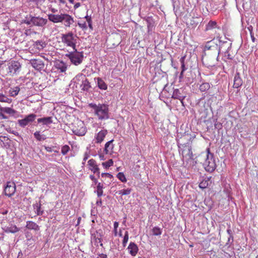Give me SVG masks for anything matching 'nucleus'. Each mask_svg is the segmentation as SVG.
Wrapping results in <instances>:
<instances>
[{"label": "nucleus", "instance_id": "54", "mask_svg": "<svg viewBox=\"0 0 258 258\" xmlns=\"http://www.w3.org/2000/svg\"><path fill=\"white\" fill-rule=\"evenodd\" d=\"M0 117H1V118L3 119H7L8 118V117L7 116H6L5 115H4L2 112L0 113Z\"/></svg>", "mask_w": 258, "mask_h": 258}, {"label": "nucleus", "instance_id": "4", "mask_svg": "<svg viewBox=\"0 0 258 258\" xmlns=\"http://www.w3.org/2000/svg\"><path fill=\"white\" fill-rule=\"evenodd\" d=\"M201 156L204 159L202 163L206 170L210 172L214 171L216 167V164L214 155L210 152V148H207L206 152L202 153Z\"/></svg>", "mask_w": 258, "mask_h": 258}, {"label": "nucleus", "instance_id": "36", "mask_svg": "<svg viewBox=\"0 0 258 258\" xmlns=\"http://www.w3.org/2000/svg\"><path fill=\"white\" fill-rule=\"evenodd\" d=\"M196 18L192 17L191 19H190L189 21H187V24L189 26H191L192 27H196L199 24V22L196 21Z\"/></svg>", "mask_w": 258, "mask_h": 258}, {"label": "nucleus", "instance_id": "46", "mask_svg": "<svg viewBox=\"0 0 258 258\" xmlns=\"http://www.w3.org/2000/svg\"><path fill=\"white\" fill-rule=\"evenodd\" d=\"M89 177H90V178L94 182V183L95 184H96L97 183V180L95 177L94 175H90Z\"/></svg>", "mask_w": 258, "mask_h": 258}, {"label": "nucleus", "instance_id": "16", "mask_svg": "<svg viewBox=\"0 0 258 258\" xmlns=\"http://www.w3.org/2000/svg\"><path fill=\"white\" fill-rule=\"evenodd\" d=\"M36 116V115L34 114H30L26 116L24 119L19 120V124L21 126L24 127L30 122H33L35 119Z\"/></svg>", "mask_w": 258, "mask_h": 258}, {"label": "nucleus", "instance_id": "13", "mask_svg": "<svg viewBox=\"0 0 258 258\" xmlns=\"http://www.w3.org/2000/svg\"><path fill=\"white\" fill-rule=\"evenodd\" d=\"M108 131L106 129H102L95 134L94 141L96 144H101L104 140Z\"/></svg>", "mask_w": 258, "mask_h": 258}, {"label": "nucleus", "instance_id": "33", "mask_svg": "<svg viewBox=\"0 0 258 258\" xmlns=\"http://www.w3.org/2000/svg\"><path fill=\"white\" fill-rule=\"evenodd\" d=\"M20 90V89L19 87H15L13 88H11L9 90V93L11 96L15 97L18 94Z\"/></svg>", "mask_w": 258, "mask_h": 258}, {"label": "nucleus", "instance_id": "18", "mask_svg": "<svg viewBox=\"0 0 258 258\" xmlns=\"http://www.w3.org/2000/svg\"><path fill=\"white\" fill-rule=\"evenodd\" d=\"M32 66L36 70L41 71L44 68L43 61L40 59H32L30 60Z\"/></svg>", "mask_w": 258, "mask_h": 258}, {"label": "nucleus", "instance_id": "10", "mask_svg": "<svg viewBox=\"0 0 258 258\" xmlns=\"http://www.w3.org/2000/svg\"><path fill=\"white\" fill-rule=\"evenodd\" d=\"M218 57H215V55H211L210 52H205L203 56L202 61L204 65L207 67H212L215 66Z\"/></svg>", "mask_w": 258, "mask_h": 258}, {"label": "nucleus", "instance_id": "19", "mask_svg": "<svg viewBox=\"0 0 258 258\" xmlns=\"http://www.w3.org/2000/svg\"><path fill=\"white\" fill-rule=\"evenodd\" d=\"M185 97V96L183 93V90L176 89L173 91L172 98L173 99L179 100L183 106H184L183 100Z\"/></svg>", "mask_w": 258, "mask_h": 258}, {"label": "nucleus", "instance_id": "9", "mask_svg": "<svg viewBox=\"0 0 258 258\" xmlns=\"http://www.w3.org/2000/svg\"><path fill=\"white\" fill-rule=\"evenodd\" d=\"M220 30V28L218 26L217 22L212 20H211L208 22L205 28V31L211 32L210 34L212 35V37L214 38L216 37L218 38L219 37L220 34L218 32V31Z\"/></svg>", "mask_w": 258, "mask_h": 258}, {"label": "nucleus", "instance_id": "44", "mask_svg": "<svg viewBox=\"0 0 258 258\" xmlns=\"http://www.w3.org/2000/svg\"><path fill=\"white\" fill-rule=\"evenodd\" d=\"M181 72L180 76H179V78L180 79L183 78V73L185 71H186L187 70V68L185 67V64H182L181 66Z\"/></svg>", "mask_w": 258, "mask_h": 258}, {"label": "nucleus", "instance_id": "59", "mask_svg": "<svg viewBox=\"0 0 258 258\" xmlns=\"http://www.w3.org/2000/svg\"><path fill=\"white\" fill-rule=\"evenodd\" d=\"M57 1L61 4H64L66 3V2L64 0H57Z\"/></svg>", "mask_w": 258, "mask_h": 258}, {"label": "nucleus", "instance_id": "29", "mask_svg": "<svg viewBox=\"0 0 258 258\" xmlns=\"http://www.w3.org/2000/svg\"><path fill=\"white\" fill-rule=\"evenodd\" d=\"M6 233H16L19 231V229L16 225H11L10 227H6L4 229Z\"/></svg>", "mask_w": 258, "mask_h": 258}, {"label": "nucleus", "instance_id": "50", "mask_svg": "<svg viewBox=\"0 0 258 258\" xmlns=\"http://www.w3.org/2000/svg\"><path fill=\"white\" fill-rule=\"evenodd\" d=\"M45 149L48 152H51L52 151V148L50 147L45 146Z\"/></svg>", "mask_w": 258, "mask_h": 258}, {"label": "nucleus", "instance_id": "62", "mask_svg": "<svg viewBox=\"0 0 258 258\" xmlns=\"http://www.w3.org/2000/svg\"><path fill=\"white\" fill-rule=\"evenodd\" d=\"M81 220V217H79V218H78L77 225L79 224V223H80V222Z\"/></svg>", "mask_w": 258, "mask_h": 258}, {"label": "nucleus", "instance_id": "41", "mask_svg": "<svg viewBox=\"0 0 258 258\" xmlns=\"http://www.w3.org/2000/svg\"><path fill=\"white\" fill-rule=\"evenodd\" d=\"M152 232L153 235L157 236L160 235L162 233L161 229L157 227H155L152 229Z\"/></svg>", "mask_w": 258, "mask_h": 258}, {"label": "nucleus", "instance_id": "32", "mask_svg": "<svg viewBox=\"0 0 258 258\" xmlns=\"http://www.w3.org/2000/svg\"><path fill=\"white\" fill-rule=\"evenodd\" d=\"M97 195L98 197H100L103 195V189L104 188L103 185L100 182L97 183Z\"/></svg>", "mask_w": 258, "mask_h": 258}, {"label": "nucleus", "instance_id": "14", "mask_svg": "<svg viewBox=\"0 0 258 258\" xmlns=\"http://www.w3.org/2000/svg\"><path fill=\"white\" fill-rule=\"evenodd\" d=\"M31 22H32V25L38 27H43L48 22L47 19H44L42 17H31Z\"/></svg>", "mask_w": 258, "mask_h": 258}, {"label": "nucleus", "instance_id": "61", "mask_svg": "<svg viewBox=\"0 0 258 258\" xmlns=\"http://www.w3.org/2000/svg\"><path fill=\"white\" fill-rule=\"evenodd\" d=\"M227 58L228 59H232V56H231L229 54H228Z\"/></svg>", "mask_w": 258, "mask_h": 258}, {"label": "nucleus", "instance_id": "56", "mask_svg": "<svg viewBox=\"0 0 258 258\" xmlns=\"http://www.w3.org/2000/svg\"><path fill=\"white\" fill-rule=\"evenodd\" d=\"M40 207L39 206L38 207V208H37V214L38 215H41L42 214V212H40Z\"/></svg>", "mask_w": 258, "mask_h": 258}, {"label": "nucleus", "instance_id": "1", "mask_svg": "<svg viewBox=\"0 0 258 258\" xmlns=\"http://www.w3.org/2000/svg\"><path fill=\"white\" fill-rule=\"evenodd\" d=\"M47 17L49 21L53 23H61L66 28L71 27L74 23V17L66 13L48 14Z\"/></svg>", "mask_w": 258, "mask_h": 258}, {"label": "nucleus", "instance_id": "23", "mask_svg": "<svg viewBox=\"0 0 258 258\" xmlns=\"http://www.w3.org/2000/svg\"><path fill=\"white\" fill-rule=\"evenodd\" d=\"M55 67L61 73L65 72L67 69V64L61 60H57L55 62Z\"/></svg>", "mask_w": 258, "mask_h": 258}, {"label": "nucleus", "instance_id": "5", "mask_svg": "<svg viewBox=\"0 0 258 258\" xmlns=\"http://www.w3.org/2000/svg\"><path fill=\"white\" fill-rule=\"evenodd\" d=\"M77 36L72 32H69L61 35V42L67 46L72 47L73 49L76 48Z\"/></svg>", "mask_w": 258, "mask_h": 258}, {"label": "nucleus", "instance_id": "37", "mask_svg": "<svg viewBox=\"0 0 258 258\" xmlns=\"http://www.w3.org/2000/svg\"><path fill=\"white\" fill-rule=\"evenodd\" d=\"M129 239V234L128 231H125L122 240V245L124 247L126 246V244Z\"/></svg>", "mask_w": 258, "mask_h": 258}, {"label": "nucleus", "instance_id": "20", "mask_svg": "<svg viewBox=\"0 0 258 258\" xmlns=\"http://www.w3.org/2000/svg\"><path fill=\"white\" fill-rule=\"evenodd\" d=\"M113 140H111L105 144L104 152L106 154L111 155L114 152V145L112 144Z\"/></svg>", "mask_w": 258, "mask_h": 258}, {"label": "nucleus", "instance_id": "58", "mask_svg": "<svg viewBox=\"0 0 258 258\" xmlns=\"http://www.w3.org/2000/svg\"><path fill=\"white\" fill-rule=\"evenodd\" d=\"M10 132L11 133H12V134H14V135H16V136H18V135H19V134H18V132H15V131H10Z\"/></svg>", "mask_w": 258, "mask_h": 258}, {"label": "nucleus", "instance_id": "26", "mask_svg": "<svg viewBox=\"0 0 258 258\" xmlns=\"http://www.w3.org/2000/svg\"><path fill=\"white\" fill-rule=\"evenodd\" d=\"M211 183V181L210 180V178H206L203 179L201 182L199 183V187L202 189H204L209 186Z\"/></svg>", "mask_w": 258, "mask_h": 258}, {"label": "nucleus", "instance_id": "45", "mask_svg": "<svg viewBox=\"0 0 258 258\" xmlns=\"http://www.w3.org/2000/svg\"><path fill=\"white\" fill-rule=\"evenodd\" d=\"M101 176H102V177L105 176V177H108L110 178H111L113 177V176L111 174L108 173H102L101 174Z\"/></svg>", "mask_w": 258, "mask_h": 258}, {"label": "nucleus", "instance_id": "28", "mask_svg": "<svg viewBox=\"0 0 258 258\" xmlns=\"http://www.w3.org/2000/svg\"><path fill=\"white\" fill-rule=\"evenodd\" d=\"M97 85L99 89L105 90L107 89V85L100 78H97Z\"/></svg>", "mask_w": 258, "mask_h": 258}, {"label": "nucleus", "instance_id": "6", "mask_svg": "<svg viewBox=\"0 0 258 258\" xmlns=\"http://www.w3.org/2000/svg\"><path fill=\"white\" fill-rule=\"evenodd\" d=\"M217 42H220L219 40L214 38L212 40L207 42L205 47V52H210L211 55H215V57H218L220 49Z\"/></svg>", "mask_w": 258, "mask_h": 258}, {"label": "nucleus", "instance_id": "8", "mask_svg": "<svg viewBox=\"0 0 258 258\" xmlns=\"http://www.w3.org/2000/svg\"><path fill=\"white\" fill-rule=\"evenodd\" d=\"M72 131L77 136H83L86 134L87 130L83 121L77 120L72 124Z\"/></svg>", "mask_w": 258, "mask_h": 258}, {"label": "nucleus", "instance_id": "17", "mask_svg": "<svg viewBox=\"0 0 258 258\" xmlns=\"http://www.w3.org/2000/svg\"><path fill=\"white\" fill-rule=\"evenodd\" d=\"M21 67V66L18 61H12L8 67L9 73L13 75L16 74Z\"/></svg>", "mask_w": 258, "mask_h": 258}, {"label": "nucleus", "instance_id": "57", "mask_svg": "<svg viewBox=\"0 0 258 258\" xmlns=\"http://www.w3.org/2000/svg\"><path fill=\"white\" fill-rule=\"evenodd\" d=\"M8 213V210H4L2 212H0V213L3 214V215L7 214Z\"/></svg>", "mask_w": 258, "mask_h": 258}, {"label": "nucleus", "instance_id": "27", "mask_svg": "<svg viewBox=\"0 0 258 258\" xmlns=\"http://www.w3.org/2000/svg\"><path fill=\"white\" fill-rule=\"evenodd\" d=\"M37 121L38 123H42L43 124H48L52 122V120L51 117H46L38 118Z\"/></svg>", "mask_w": 258, "mask_h": 258}, {"label": "nucleus", "instance_id": "15", "mask_svg": "<svg viewBox=\"0 0 258 258\" xmlns=\"http://www.w3.org/2000/svg\"><path fill=\"white\" fill-rule=\"evenodd\" d=\"M88 168L94 174L100 175V169L95 160L91 159L88 161Z\"/></svg>", "mask_w": 258, "mask_h": 258}, {"label": "nucleus", "instance_id": "40", "mask_svg": "<svg viewBox=\"0 0 258 258\" xmlns=\"http://www.w3.org/2000/svg\"><path fill=\"white\" fill-rule=\"evenodd\" d=\"M102 164L103 167H104L106 168H107L113 165V161L112 159H109L106 162H103Z\"/></svg>", "mask_w": 258, "mask_h": 258}, {"label": "nucleus", "instance_id": "48", "mask_svg": "<svg viewBox=\"0 0 258 258\" xmlns=\"http://www.w3.org/2000/svg\"><path fill=\"white\" fill-rule=\"evenodd\" d=\"M49 10L52 13L51 14H56L55 13L57 12V10L54 8L50 7Z\"/></svg>", "mask_w": 258, "mask_h": 258}, {"label": "nucleus", "instance_id": "21", "mask_svg": "<svg viewBox=\"0 0 258 258\" xmlns=\"http://www.w3.org/2000/svg\"><path fill=\"white\" fill-rule=\"evenodd\" d=\"M127 249L130 254L133 256H135L137 255L139 250L138 246L135 243L133 242H131L130 243Z\"/></svg>", "mask_w": 258, "mask_h": 258}, {"label": "nucleus", "instance_id": "39", "mask_svg": "<svg viewBox=\"0 0 258 258\" xmlns=\"http://www.w3.org/2000/svg\"><path fill=\"white\" fill-rule=\"evenodd\" d=\"M117 177L118 179L123 182H126L127 181L124 174L122 172H119L117 174Z\"/></svg>", "mask_w": 258, "mask_h": 258}, {"label": "nucleus", "instance_id": "12", "mask_svg": "<svg viewBox=\"0 0 258 258\" xmlns=\"http://www.w3.org/2000/svg\"><path fill=\"white\" fill-rule=\"evenodd\" d=\"M85 18L86 21H80L78 22V25L80 28L83 30H86L88 27L90 28L91 30H93L92 26V21L91 16H86Z\"/></svg>", "mask_w": 258, "mask_h": 258}, {"label": "nucleus", "instance_id": "34", "mask_svg": "<svg viewBox=\"0 0 258 258\" xmlns=\"http://www.w3.org/2000/svg\"><path fill=\"white\" fill-rule=\"evenodd\" d=\"M210 88V85L208 83H204L202 84L200 87L199 89L202 92H204L208 90Z\"/></svg>", "mask_w": 258, "mask_h": 258}, {"label": "nucleus", "instance_id": "38", "mask_svg": "<svg viewBox=\"0 0 258 258\" xmlns=\"http://www.w3.org/2000/svg\"><path fill=\"white\" fill-rule=\"evenodd\" d=\"M70 148L67 145H64L61 147V153L63 155H65L67 154V153L70 151Z\"/></svg>", "mask_w": 258, "mask_h": 258}, {"label": "nucleus", "instance_id": "22", "mask_svg": "<svg viewBox=\"0 0 258 258\" xmlns=\"http://www.w3.org/2000/svg\"><path fill=\"white\" fill-rule=\"evenodd\" d=\"M243 81L240 77L239 73L237 72L235 75L234 78L233 87L238 88L242 85Z\"/></svg>", "mask_w": 258, "mask_h": 258}, {"label": "nucleus", "instance_id": "42", "mask_svg": "<svg viewBox=\"0 0 258 258\" xmlns=\"http://www.w3.org/2000/svg\"><path fill=\"white\" fill-rule=\"evenodd\" d=\"M34 136L35 138L39 141L44 140V138L42 137V136L40 135V132L37 131L34 133Z\"/></svg>", "mask_w": 258, "mask_h": 258}, {"label": "nucleus", "instance_id": "63", "mask_svg": "<svg viewBox=\"0 0 258 258\" xmlns=\"http://www.w3.org/2000/svg\"><path fill=\"white\" fill-rule=\"evenodd\" d=\"M114 235L115 236H116L117 235V229H114Z\"/></svg>", "mask_w": 258, "mask_h": 258}, {"label": "nucleus", "instance_id": "11", "mask_svg": "<svg viewBox=\"0 0 258 258\" xmlns=\"http://www.w3.org/2000/svg\"><path fill=\"white\" fill-rule=\"evenodd\" d=\"M16 187L15 182L8 181L7 185L4 188V193L6 196L11 197L14 195L16 192Z\"/></svg>", "mask_w": 258, "mask_h": 258}, {"label": "nucleus", "instance_id": "55", "mask_svg": "<svg viewBox=\"0 0 258 258\" xmlns=\"http://www.w3.org/2000/svg\"><path fill=\"white\" fill-rule=\"evenodd\" d=\"M96 242L98 243H101V239L99 238H96ZM100 245L102 246V243H101Z\"/></svg>", "mask_w": 258, "mask_h": 258}, {"label": "nucleus", "instance_id": "64", "mask_svg": "<svg viewBox=\"0 0 258 258\" xmlns=\"http://www.w3.org/2000/svg\"><path fill=\"white\" fill-rule=\"evenodd\" d=\"M101 204H102L101 200H100L99 201H97V205H99V204L101 205Z\"/></svg>", "mask_w": 258, "mask_h": 258}, {"label": "nucleus", "instance_id": "3", "mask_svg": "<svg viewBox=\"0 0 258 258\" xmlns=\"http://www.w3.org/2000/svg\"><path fill=\"white\" fill-rule=\"evenodd\" d=\"M89 106L93 108L95 115L98 117L99 120H106L109 118V109L107 105L104 104L97 105L94 103H90Z\"/></svg>", "mask_w": 258, "mask_h": 258}, {"label": "nucleus", "instance_id": "51", "mask_svg": "<svg viewBox=\"0 0 258 258\" xmlns=\"http://www.w3.org/2000/svg\"><path fill=\"white\" fill-rule=\"evenodd\" d=\"M185 58V56H183L181 57V58L180 59V62L181 63V65H182V64H185L184 63Z\"/></svg>", "mask_w": 258, "mask_h": 258}, {"label": "nucleus", "instance_id": "47", "mask_svg": "<svg viewBox=\"0 0 258 258\" xmlns=\"http://www.w3.org/2000/svg\"><path fill=\"white\" fill-rule=\"evenodd\" d=\"M96 258H107V256L106 254L100 253L98 255Z\"/></svg>", "mask_w": 258, "mask_h": 258}, {"label": "nucleus", "instance_id": "25", "mask_svg": "<svg viewBox=\"0 0 258 258\" xmlns=\"http://www.w3.org/2000/svg\"><path fill=\"white\" fill-rule=\"evenodd\" d=\"M26 227L30 230L38 231L40 229L39 226L35 222L31 221L26 222Z\"/></svg>", "mask_w": 258, "mask_h": 258}, {"label": "nucleus", "instance_id": "60", "mask_svg": "<svg viewBox=\"0 0 258 258\" xmlns=\"http://www.w3.org/2000/svg\"><path fill=\"white\" fill-rule=\"evenodd\" d=\"M31 33V31L29 30H26V34L27 35H29V34H30V33Z\"/></svg>", "mask_w": 258, "mask_h": 258}, {"label": "nucleus", "instance_id": "30", "mask_svg": "<svg viewBox=\"0 0 258 258\" xmlns=\"http://www.w3.org/2000/svg\"><path fill=\"white\" fill-rule=\"evenodd\" d=\"M0 110L1 112L11 115H14L16 113V111L11 107H1Z\"/></svg>", "mask_w": 258, "mask_h": 258}, {"label": "nucleus", "instance_id": "2", "mask_svg": "<svg viewBox=\"0 0 258 258\" xmlns=\"http://www.w3.org/2000/svg\"><path fill=\"white\" fill-rule=\"evenodd\" d=\"M180 153L182 155L183 164L185 166L190 167L194 165V158L191 146L186 144L182 145Z\"/></svg>", "mask_w": 258, "mask_h": 258}, {"label": "nucleus", "instance_id": "24", "mask_svg": "<svg viewBox=\"0 0 258 258\" xmlns=\"http://www.w3.org/2000/svg\"><path fill=\"white\" fill-rule=\"evenodd\" d=\"M33 47L38 51L42 50L46 46V43L43 40H37L33 44Z\"/></svg>", "mask_w": 258, "mask_h": 258}, {"label": "nucleus", "instance_id": "52", "mask_svg": "<svg viewBox=\"0 0 258 258\" xmlns=\"http://www.w3.org/2000/svg\"><path fill=\"white\" fill-rule=\"evenodd\" d=\"M81 6L80 5V3H77L75 4L74 6V8L75 9H77V8H78L79 7H80Z\"/></svg>", "mask_w": 258, "mask_h": 258}, {"label": "nucleus", "instance_id": "53", "mask_svg": "<svg viewBox=\"0 0 258 258\" xmlns=\"http://www.w3.org/2000/svg\"><path fill=\"white\" fill-rule=\"evenodd\" d=\"M118 222L115 221L114 222V224H113V226H114V229H117V227H118Z\"/></svg>", "mask_w": 258, "mask_h": 258}, {"label": "nucleus", "instance_id": "43", "mask_svg": "<svg viewBox=\"0 0 258 258\" xmlns=\"http://www.w3.org/2000/svg\"><path fill=\"white\" fill-rule=\"evenodd\" d=\"M33 17L31 15H30L29 18L28 17L25 18V19L24 20L23 22L24 23L29 25L31 24H32V22H31V17Z\"/></svg>", "mask_w": 258, "mask_h": 258}, {"label": "nucleus", "instance_id": "35", "mask_svg": "<svg viewBox=\"0 0 258 258\" xmlns=\"http://www.w3.org/2000/svg\"><path fill=\"white\" fill-rule=\"evenodd\" d=\"M12 101V99L9 98L7 96L2 94H0V102L11 103Z\"/></svg>", "mask_w": 258, "mask_h": 258}, {"label": "nucleus", "instance_id": "7", "mask_svg": "<svg viewBox=\"0 0 258 258\" xmlns=\"http://www.w3.org/2000/svg\"><path fill=\"white\" fill-rule=\"evenodd\" d=\"M73 50L74 51L69 52L65 55L70 59L73 64L75 66H78L81 64L83 60V52L78 51L77 48Z\"/></svg>", "mask_w": 258, "mask_h": 258}, {"label": "nucleus", "instance_id": "31", "mask_svg": "<svg viewBox=\"0 0 258 258\" xmlns=\"http://www.w3.org/2000/svg\"><path fill=\"white\" fill-rule=\"evenodd\" d=\"M132 190L133 189L131 188H127L119 190L116 191V194L120 196H127L130 195Z\"/></svg>", "mask_w": 258, "mask_h": 258}, {"label": "nucleus", "instance_id": "49", "mask_svg": "<svg viewBox=\"0 0 258 258\" xmlns=\"http://www.w3.org/2000/svg\"><path fill=\"white\" fill-rule=\"evenodd\" d=\"M89 153H87V152H86L84 155V158H83V161L84 162H86V161L88 159V158H89Z\"/></svg>", "mask_w": 258, "mask_h": 258}]
</instances>
